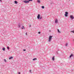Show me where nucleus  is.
<instances>
[{"instance_id": "nucleus-16", "label": "nucleus", "mask_w": 74, "mask_h": 74, "mask_svg": "<svg viewBox=\"0 0 74 74\" xmlns=\"http://www.w3.org/2000/svg\"><path fill=\"white\" fill-rule=\"evenodd\" d=\"M4 61L5 62V63H6V62H7V60H5V59H4Z\"/></svg>"}, {"instance_id": "nucleus-5", "label": "nucleus", "mask_w": 74, "mask_h": 74, "mask_svg": "<svg viewBox=\"0 0 74 74\" xmlns=\"http://www.w3.org/2000/svg\"><path fill=\"white\" fill-rule=\"evenodd\" d=\"M65 16H68V12H65Z\"/></svg>"}, {"instance_id": "nucleus-6", "label": "nucleus", "mask_w": 74, "mask_h": 74, "mask_svg": "<svg viewBox=\"0 0 74 74\" xmlns=\"http://www.w3.org/2000/svg\"><path fill=\"white\" fill-rule=\"evenodd\" d=\"M70 18L71 19H74V17L73 16V15H70Z\"/></svg>"}, {"instance_id": "nucleus-15", "label": "nucleus", "mask_w": 74, "mask_h": 74, "mask_svg": "<svg viewBox=\"0 0 74 74\" xmlns=\"http://www.w3.org/2000/svg\"><path fill=\"white\" fill-rule=\"evenodd\" d=\"M38 3H40V0H38L37 1Z\"/></svg>"}, {"instance_id": "nucleus-13", "label": "nucleus", "mask_w": 74, "mask_h": 74, "mask_svg": "<svg viewBox=\"0 0 74 74\" xmlns=\"http://www.w3.org/2000/svg\"><path fill=\"white\" fill-rule=\"evenodd\" d=\"M7 49H8V50H9V49H10V47H7Z\"/></svg>"}, {"instance_id": "nucleus-24", "label": "nucleus", "mask_w": 74, "mask_h": 74, "mask_svg": "<svg viewBox=\"0 0 74 74\" xmlns=\"http://www.w3.org/2000/svg\"><path fill=\"white\" fill-rule=\"evenodd\" d=\"M27 32L25 33L26 35H27Z\"/></svg>"}, {"instance_id": "nucleus-12", "label": "nucleus", "mask_w": 74, "mask_h": 74, "mask_svg": "<svg viewBox=\"0 0 74 74\" xmlns=\"http://www.w3.org/2000/svg\"><path fill=\"white\" fill-rule=\"evenodd\" d=\"M5 48H2V50L3 51H5Z\"/></svg>"}, {"instance_id": "nucleus-27", "label": "nucleus", "mask_w": 74, "mask_h": 74, "mask_svg": "<svg viewBox=\"0 0 74 74\" xmlns=\"http://www.w3.org/2000/svg\"><path fill=\"white\" fill-rule=\"evenodd\" d=\"M71 71H73V70H72L71 69Z\"/></svg>"}, {"instance_id": "nucleus-11", "label": "nucleus", "mask_w": 74, "mask_h": 74, "mask_svg": "<svg viewBox=\"0 0 74 74\" xmlns=\"http://www.w3.org/2000/svg\"><path fill=\"white\" fill-rule=\"evenodd\" d=\"M14 2L15 3V4H17L18 3V1H14Z\"/></svg>"}, {"instance_id": "nucleus-25", "label": "nucleus", "mask_w": 74, "mask_h": 74, "mask_svg": "<svg viewBox=\"0 0 74 74\" xmlns=\"http://www.w3.org/2000/svg\"><path fill=\"white\" fill-rule=\"evenodd\" d=\"M18 74H21V73L20 72H18Z\"/></svg>"}, {"instance_id": "nucleus-1", "label": "nucleus", "mask_w": 74, "mask_h": 74, "mask_svg": "<svg viewBox=\"0 0 74 74\" xmlns=\"http://www.w3.org/2000/svg\"><path fill=\"white\" fill-rule=\"evenodd\" d=\"M18 28H21L22 29H25L24 26H23L22 24L21 23H19L18 25Z\"/></svg>"}, {"instance_id": "nucleus-26", "label": "nucleus", "mask_w": 74, "mask_h": 74, "mask_svg": "<svg viewBox=\"0 0 74 74\" xmlns=\"http://www.w3.org/2000/svg\"><path fill=\"white\" fill-rule=\"evenodd\" d=\"M0 1H1V2H2V1H1V0H0Z\"/></svg>"}, {"instance_id": "nucleus-7", "label": "nucleus", "mask_w": 74, "mask_h": 74, "mask_svg": "<svg viewBox=\"0 0 74 74\" xmlns=\"http://www.w3.org/2000/svg\"><path fill=\"white\" fill-rule=\"evenodd\" d=\"M52 59L53 61L55 60V57L54 56L52 57Z\"/></svg>"}, {"instance_id": "nucleus-4", "label": "nucleus", "mask_w": 74, "mask_h": 74, "mask_svg": "<svg viewBox=\"0 0 74 74\" xmlns=\"http://www.w3.org/2000/svg\"><path fill=\"white\" fill-rule=\"evenodd\" d=\"M23 2H24V3H25L26 4L27 3H29V1H26V0L23 1Z\"/></svg>"}, {"instance_id": "nucleus-18", "label": "nucleus", "mask_w": 74, "mask_h": 74, "mask_svg": "<svg viewBox=\"0 0 74 74\" xmlns=\"http://www.w3.org/2000/svg\"><path fill=\"white\" fill-rule=\"evenodd\" d=\"M42 8L43 9H44V6H42Z\"/></svg>"}, {"instance_id": "nucleus-17", "label": "nucleus", "mask_w": 74, "mask_h": 74, "mask_svg": "<svg viewBox=\"0 0 74 74\" xmlns=\"http://www.w3.org/2000/svg\"><path fill=\"white\" fill-rule=\"evenodd\" d=\"M37 60V58H34L33 59V60L34 61V60Z\"/></svg>"}, {"instance_id": "nucleus-19", "label": "nucleus", "mask_w": 74, "mask_h": 74, "mask_svg": "<svg viewBox=\"0 0 74 74\" xmlns=\"http://www.w3.org/2000/svg\"><path fill=\"white\" fill-rule=\"evenodd\" d=\"M68 45V43H66L65 45L67 47Z\"/></svg>"}, {"instance_id": "nucleus-14", "label": "nucleus", "mask_w": 74, "mask_h": 74, "mask_svg": "<svg viewBox=\"0 0 74 74\" xmlns=\"http://www.w3.org/2000/svg\"><path fill=\"white\" fill-rule=\"evenodd\" d=\"M57 30H58V33H60V32L59 31V29H58Z\"/></svg>"}, {"instance_id": "nucleus-21", "label": "nucleus", "mask_w": 74, "mask_h": 74, "mask_svg": "<svg viewBox=\"0 0 74 74\" xmlns=\"http://www.w3.org/2000/svg\"><path fill=\"white\" fill-rule=\"evenodd\" d=\"M29 72L30 73H32V70H29Z\"/></svg>"}, {"instance_id": "nucleus-20", "label": "nucleus", "mask_w": 74, "mask_h": 74, "mask_svg": "<svg viewBox=\"0 0 74 74\" xmlns=\"http://www.w3.org/2000/svg\"><path fill=\"white\" fill-rule=\"evenodd\" d=\"M33 1V0H29L28 1H29V2H30V1Z\"/></svg>"}, {"instance_id": "nucleus-28", "label": "nucleus", "mask_w": 74, "mask_h": 74, "mask_svg": "<svg viewBox=\"0 0 74 74\" xmlns=\"http://www.w3.org/2000/svg\"><path fill=\"white\" fill-rule=\"evenodd\" d=\"M29 27H31V25H29Z\"/></svg>"}, {"instance_id": "nucleus-22", "label": "nucleus", "mask_w": 74, "mask_h": 74, "mask_svg": "<svg viewBox=\"0 0 74 74\" xmlns=\"http://www.w3.org/2000/svg\"><path fill=\"white\" fill-rule=\"evenodd\" d=\"M38 33L39 34H40L41 33V32H38Z\"/></svg>"}, {"instance_id": "nucleus-23", "label": "nucleus", "mask_w": 74, "mask_h": 74, "mask_svg": "<svg viewBox=\"0 0 74 74\" xmlns=\"http://www.w3.org/2000/svg\"><path fill=\"white\" fill-rule=\"evenodd\" d=\"M23 51H26V49H23Z\"/></svg>"}, {"instance_id": "nucleus-10", "label": "nucleus", "mask_w": 74, "mask_h": 74, "mask_svg": "<svg viewBox=\"0 0 74 74\" xmlns=\"http://www.w3.org/2000/svg\"><path fill=\"white\" fill-rule=\"evenodd\" d=\"M13 58V57H11L9 58L10 60H11V59H12Z\"/></svg>"}, {"instance_id": "nucleus-3", "label": "nucleus", "mask_w": 74, "mask_h": 74, "mask_svg": "<svg viewBox=\"0 0 74 74\" xmlns=\"http://www.w3.org/2000/svg\"><path fill=\"white\" fill-rule=\"evenodd\" d=\"M53 36H50L49 38V40H48V42H51V39H52V38Z\"/></svg>"}, {"instance_id": "nucleus-9", "label": "nucleus", "mask_w": 74, "mask_h": 74, "mask_svg": "<svg viewBox=\"0 0 74 74\" xmlns=\"http://www.w3.org/2000/svg\"><path fill=\"white\" fill-rule=\"evenodd\" d=\"M72 56H74V55H73L72 54H71V55L70 56H69L70 58H71Z\"/></svg>"}, {"instance_id": "nucleus-2", "label": "nucleus", "mask_w": 74, "mask_h": 74, "mask_svg": "<svg viewBox=\"0 0 74 74\" xmlns=\"http://www.w3.org/2000/svg\"><path fill=\"white\" fill-rule=\"evenodd\" d=\"M37 18L38 19H41L42 17V16L40 17V14H38V16H37Z\"/></svg>"}, {"instance_id": "nucleus-8", "label": "nucleus", "mask_w": 74, "mask_h": 74, "mask_svg": "<svg viewBox=\"0 0 74 74\" xmlns=\"http://www.w3.org/2000/svg\"><path fill=\"white\" fill-rule=\"evenodd\" d=\"M55 23H58V19H56V20L55 21Z\"/></svg>"}]
</instances>
